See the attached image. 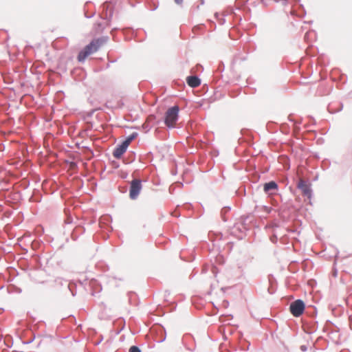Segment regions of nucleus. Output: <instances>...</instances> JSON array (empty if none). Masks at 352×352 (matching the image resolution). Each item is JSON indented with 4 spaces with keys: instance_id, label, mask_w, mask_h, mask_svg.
<instances>
[{
    "instance_id": "nucleus-1",
    "label": "nucleus",
    "mask_w": 352,
    "mask_h": 352,
    "mask_svg": "<svg viewBox=\"0 0 352 352\" xmlns=\"http://www.w3.org/2000/svg\"><path fill=\"white\" fill-rule=\"evenodd\" d=\"M117 0H107L102 5V11L100 14L102 19L107 21V26L111 25V22L114 13V8Z\"/></svg>"
},
{
    "instance_id": "nucleus-49",
    "label": "nucleus",
    "mask_w": 352,
    "mask_h": 352,
    "mask_svg": "<svg viewBox=\"0 0 352 352\" xmlns=\"http://www.w3.org/2000/svg\"><path fill=\"white\" fill-rule=\"evenodd\" d=\"M171 174L173 175H176L177 174V166L175 165L174 168H173L171 169V171H170Z\"/></svg>"
},
{
    "instance_id": "nucleus-5",
    "label": "nucleus",
    "mask_w": 352,
    "mask_h": 352,
    "mask_svg": "<svg viewBox=\"0 0 352 352\" xmlns=\"http://www.w3.org/2000/svg\"><path fill=\"white\" fill-rule=\"evenodd\" d=\"M94 43H89L86 45L78 54L77 60L79 63H83L86 58L96 50H94Z\"/></svg>"
},
{
    "instance_id": "nucleus-8",
    "label": "nucleus",
    "mask_w": 352,
    "mask_h": 352,
    "mask_svg": "<svg viewBox=\"0 0 352 352\" xmlns=\"http://www.w3.org/2000/svg\"><path fill=\"white\" fill-rule=\"evenodd\" d=\"M278 190V185L276 182L271 180L263 184V191L267 195L274 194Z\"/></svg>"
},
{
    "instance_id": "nucleus-37",
    "label": "nucleus",
    "mask_w": 352,
    "mask_h": 352,
    "mask_svg": "<svg viewBox=\"0 0 352 352\" xmlns=\"http://www.w3.org/2000/svg\"><path fill=\"white\" fill-rule=\"evenodd\" d=\"M230 13L233 14L235 18H237L239 21L242 20L241 16H238L237 14L234 11L233 8L232 7L229 8Z\"/></svg>"
},
{
    "instance_id": "nucleus-24",
    "label": "nucleus",
    "mask_w": 352,
    "mask_h": 352,
    "mask_svg": "<svg viewBox=\"0 0 352 352\" xmlns=\"http://www.w3.org/2000/svg\"><path fill=\"white\" fill-rule=\"evenodd\" d=\"M90 4V1H87L85 3V6H84V14H85V16L87 18V19H91L92 18L96 12L94 11V12H91V13H89L88 11H87V8H88V6Z\"/></svg>"
},
{
    "instance_id": "nucleus-3",
    "label": "nucleus",
    "mask_w": 352,
    "mask_h": 352,
    "mask_svg": "<svg viewBox=\"0 0 352 352\" xmlns=\"http://www.w3.org/2000/svg\"><path fill=\"white\" fill-rule=\"evenodd\" d=\"M305 308V302L301 299H297L290 303L289 310L293 316L298 318L303 314Z\"/></svg>"
},
{
    "instance_id": "nucleus-38",
    "label": "nucleus",
    "mask_w": 352,
    "mask_h": 352,
    "mask_svg": "<svg viewBox=\"0 0 352 352\" xmlns=\"http://www.w3.org/2000/svg\"><path fill=\"white\" fill-rule=\"evenodd\" d=\"M141 128L142 129V130L144 131V132H148L150 131V129H151V127L149 126L148 124L147 123H144L142 126H141Z\"/></svg>"
},
{
    "instance_id": "nucleus-4",
    "label": "nucleus",
    "mask_w": 352,
    "mask_h": 352,
    "mask_svg": "<svg viewBox=\"0 0 352 352\" xmlns=\"http://www.w3.org/2000/svg\"><path fill=\"white\" fill-rule=\"evenodd\" d=\"M142 181L140 179H133L130 183L129 186V197L132 200H135L142 189Z\"/></svg>"
},
{
    "instance_id": "nucleus-64",
    "label": "nucleus",
    "mask_w": 352,
    "mask_h": 352,
    "mask_svg": "<svg viewBox=\"0 0 352 352\" xmlns=\"http://www.w3.org/2000/svg\"><path fill=\"white\" fill-rule=\"evenodd\" d=\"M349 320H350V327H351V329H352V316H349Z\"/></svg>"
},
{
    "instance_id": "nucleus-61",
    "label": "nucleus",
    "mask_w": 352,
    "mask_h": 352,
    "mask_svg": "<svg viewBox=\"0 0 352 352\" xmlns=\"http://www.w3.org/2000/svg\"><path fill=\"white\" fill-rule=\"evenodd\" d=\"M226 22V20L224 18H222L221 19H219V23L223 25L224 23Z\"/></svg>"
},
{
    "instance_id": "nucleus-35",
    "label": "nucleus",
    "mask_w": 352,
    "mask_h": 352,
    "mask_svg": "<svg viewBox=\"0 0 352 352\" xmlns=\"http://www.w3.org/2000/svg\"><path fill=\"white\" fill-rule=\"evenodd\" d=\"M233 316L231 314H229L228 316H226V315H221L220 317H219V321L221 322H226L227 320H231L232 319Z\"/></svg>"
},
{
    "instance_id": "nucleus-2",
    "label": "nucleus",
    "mask_w": 352,
    "mask_h": 352,
    "mask_svg": "<svg viewBox=\"0 0 352 352\" xmlns=\"http://www.w3.org/2000/svg\"><path fill=\"white\" fill-rule=\"evenodd\" d=\"M179 107L178 105H173L167 109L164 115V122L168 128L174 127V124L179 119Z\"/></svg>"
},
{
    "instance_id": "nucleus-59",
    "label": "nucleus",
    "mask_w": 352,
    "mask_h": 352,
    "mask_svg": "<svg viewBox=\"0 0 352 352\" xmlns=\"http://www.w3.org/2000/svg\"><path fill=\"white\" fill-rule=\"evenodd\" d=\"M300 7L301 8V9H302V12H303V15H302V16H304L306 14L305 9V8H304V6H303V5H302V4L300 5Z\"/></svg>"
},
{
    "instance_id": "nucleus-32",
    "label": "nucleus",
    "mask_w": 352,
    "mask_h": 352,
    "mask_svg": "<svg viewBox=\"0 0 352 352\" xmlns=\"http://www.w3.org/2000/svg\"><path fill=\"white\" fill-rule=\"evenodd\" d=\"M84 148L85 150V154L87 155L88 157L91 158L94 156V151L91 148L85 146Z\"/></svg>"
},
{
    "instance_id": "nucleus-22",
    "label": "nucleus",
    "mask_w": 352,
    "mask_h": 352,
    "mask_svg": "<svg viewBox=\"0 0 352 352\" xmlns=\"http://www.w3.org/2000/svg\"><path fill=\"white\" fill-rule=\"evenodd\" d=\"M9 38L8 33L5 30H0V44H3Z\"/></svg>"
},
{
    "instance_id": "nucleus-52",
    "label": "nucleus",
    "mask_w": 352,
    "mask_h": 352,
    "mask_svg": "<svg viewBox=\"0 0 352 352\" xmlns=\"http://www.w3.org/2000/svg\"><path fill=\"white\" fill-rule=\"evenodd\" d=\"M294 129L296 133H299L300 131V127L299 126V125L294 124Z\"/></svg>"
},
{
    "instance_id": "nucleus-7",
    "label": "nucleus",
    "mask_w": 352,
    "mask_h": 352,
    "mask_svg": "<svg viewBox=\"0 0 352 352\" xmlns=\"http://www.w3.org/2000/svg\"><path fill=\"white\" fill-rule=\"evenodd\" d=\"M129 145L126 142L122 141L120 144H117L113 151V156L116 159H121L126 151Z\"/></svg>"
},
{
    "instance_id": "nucleus-57",
    "label": "nucleus",
    "mask_w": 352,
    "mask_h": 352,
    "mask_svg": "<svg viewBox=\"0 0 352 352\" xmlns=\"http://www.w3.org/2000/svg\"><path fill=\"white\" fill-rule=\"evenodd\" d=\"M175 3L179 6H182L184 0H174Z\"/></svg>"
},
{
    "instance_id": "nucleus-36",
    "label": "nucleus",
    "mask_w": 352,
    "mask_h": 352,
    "mask_svg": "<svg viewBox=\"0 0 352 352\" xmlns=\"http://www.w3.org/2000/svg\"><path fill=\"white\" fill-rule=\"evenodd\" d=\"M129 352H142L140 348L136 345H132L129 349Z\"/></svg>"
},
{
    "instance_id": "nucleus-27",
    "label": "nucleus",
    "mask_w": 352,
    "mask_h": 352,
    "mask_svg": "<svg viewBox=\"0 0 352 352\" xmlns=\"http://www.w3.org/2000/svg\"><path fill=\"white\" fill-rule=\"evenodd\" d=\"M0 76H2L4 82L7 85L12 84L14 82L13 78L8 74H6L4 73H0Z\"/></svg>"
},
{
    "instance_id": "nucleus-29",
    "label": "nucleus",
    "mask_w": 352,
    "mask_h": 352,
    "mask_svg": "<svg viewBox=\"0 0 352 352\" xmlns=\"http://www.w3.org/2000/svg\"><path fill=\"white\" fill-rule=\"evenodd\" d=\"M311 311H309V310H307L306 311V314L309 316V317H311V318H315L317 316V309H316V307L315 306H311Z\"/></svg>"
},
{
    "instance_id": "nucleus-18",
    "label": "nucleus",
    "mask_w": 352,
    "mask_h": 352,
    "mask_svg": "<svg viewBox=\"0 0 352 352\" xmlns=\"http://www.w3.org/2000/svg\"><path fill=\"white\" fill-rule=\"evenodd\" d=\"M9 197L15 203H19L22 200V195L20 191H13L10 193Z\"/></svg>"
},
{
    "instance_id": "nucleus-16",
    "label": "nucleus",
    "mask_w": 352,
    "mask_h": 352,
    "mask_svg": "<svg viewBox=\"0 0 352 352\" xmlns=\"http://www.w3.org/2000/svg\"><path fill=\"white\" fill-rule=\"evenodd\" d=\"M157 333H159L160 336V338L157 340V342H164L166 340V332L165 328L162 324H159Z\"/></svg>"
},
{
    "instance_id": "nucleus-62",
    "label": "nucleus",
    "mask_w": 352,
    "mask_h": 352,
    "mask_svg": "<svg viewBox=\"0 0 352 352\" xmlns=\"http://www.w3.org/2000/svg\"><path fill=\"white\" fill-rule=\"evenodd\" d=\"M113 166L115 168H118L119 167V164L116 162H113Z\"/></svg>"
},
{
    "instance_id": "nucleus-30",
    "label": "nucleus",
    "mask_w": 352,
    "mask_h": 352,
    "mask_svg": "<svg viewBox=\"0 0 352 352\" xmlns=\"http://www.w3.org/2000/svg\"><path fill=\"white\" fill-rule=\"evenodd\" d=\"M236 194L239 197H243L245 195V187L244 186H240L236 191Z\"/></svg>"
},
{
    "instance_id": "nucleus-23",
    "label": "nucleus",
    "mask_w": 352,
    "mask_h": 352,
    "mask_svg": "<svg viewBox=\"0 0 352 352\" xmlns=\"http://www.w3.org/2000/svg\"><path fill=\"white\" fill-rule=\"evenodd\" d=\"M76 284L73 281H70L67 283V288L70 291L72 296L76 295Z\"/></svg>"
},
{
    "instance_id": "nucleus-34",
    "label": "nucleus",
    "mask_w": 352,
    "mask_h": 352,
    "mask_svg": "<svg viewBox=\"0 0 352 352\" xmlns=\"http://www.w3.org/2000/svg\"><path fill=\"white\" fill-rule=\"evenodd\" d=\"M329 336L332 340L336 339V338L337 340H338V338H339L338 330H331V331L329 333Z\"/></svg>"
},
{
    "instance_id": "nucleus-21",
    "label": "nucleus",
    "mask_w": 352,
    "mask_h": 352,
    "mask_svg": "<svg viewBox=\"0 0 352 352\" xmlns=\"http://www.w3.org/2000/svg\"><path fill=\"white\" fill-rule=\"evenodd\" d=\"M231 210V207L230 206H224L221 210V219L224 221V222H226L228 221V219L226 218V214L229 213Z\"/></svg>"
},
{
    "instance_id": "nucleus-19",
    "label": "nucleus",
    "mask_w": 352,
    "mask_h": 352,
    "mask_svg": "<svg viewBox=\"0 0 352 352\" xmlns=\"http://www.w3.org/2000/svg\"><path fill=\"white\" fill-rule=\"evenodd\" d=\"M136 154L134 151H129L126 157L123 159V162L124 164H131L135 160Z\"/></svg>"
},
{
    "instance_id": "nucleus-51",
    "label": "nucleus",
    "mask_w": 352,
    "mask_h": 352,
    "mask_svg": "<svg viewBox=\"0 0 352 352\" xmlns=\"http://www.w3.org/2000/svg\"><path fill=\"white\" fill-rule=\"evenodd\" d=\"M146 158L147 160L151 161L152 159H153V153L151 152H148L147 154H146Z\"/></svg>"
},
{
    "instance_id": "nucleus-31",
    "label": "nucleus",
    "mask_w": 352,
    "mask_h": 352,
    "mask_svg": "<svg viewBox=\"0 0 352 352\" xmlns=\"http://www.w3.org/2000/svg\"><path fill=\"white\" fill-rule=\"evenodd\" d=\"M248 0H236V9L241 10V7L244 6Z\"/></svg>"
},
{
    "instance_id": "nucleus-45",
    "label": "nucleus",
    "mask_w": 352,
    "mask_h": 352,
    "mask_svg": "<svg viewBox=\"0 0 352 352\" xmlns=\"http://www.w3.org/2000/svg\"><path fill=\"white\" fill-rule=\"evenodd\" d=\"M212 305H213V309H212V314L211 315H216L217 313H218V311H219V309L217 307H216L214 305V304L212 302Z\"/></svg>"
},
{
    "instance_id": "nucleus-63",
    "label": "nucleus",
    "mask_w": 352,
    "mask_h": 352,
    "mask_svg": "<svg viewBox=\"0 0 352 352\" xmlns=\"http://www.w3.org/2000/svg\"><path fill=\"white\" fill-rule=\"evenodd\" d=\"M69 319L71 320V321L76 322V318L74 316H70Z\"/></svg>"
},
{
    "instance_id": "nucleus-14",
    "label": "nucleus",
    "mask_w": 352,
    "mask_h": 352,
    "mask_svg": "<svg viewBox=\"0 0 352 352\" xmlns=\"http://www.w3.org/2000/svg\"><path fill=\"white\" fill-rule=\"evenodd\" d=\"M108 38V36H101L98 38L92 40L90 43H94V50L98 51L100 45H102L104 43L107 42Z\"/></svg>"
},
{
    "instance_id": "nucleus-25",
    "label": "nucleus",
    "mask_w": 352,
    "mask_h": 352,
    "mask_svg": "<svg viewBox=\"0 0 352 352\" xmlns=\"http://www.w3.org/2000/svg\"><path fill=\"white\" fill-rule=\"evenodd\" d=\"M138 136V133L137 132H133L132 133H131L129 135H128L127 137H126V138L123 140L124 142H126L127 144L129 146V144L133 141L135 139H136Z\"/></svg>"
},
{
    "instance_id": "nucleus-41",
    "label": "nucleus",
    "mask_w": 352,
    "mask_h": 352,
    "mask_svg": "<svg viewBox=\"0 0 352 352\" xmlns=\"http://www.w3.org/2000/svg\"><path fill=\"white\" fill-rule=\"evenodd\" d=\"M212 273L214 275V276H217V274L219 273V269L217 266L212 265L211 269Z\"/></svg>"
},
{
    "instance_id": "nucleus-50",
    "label": "nucleus",
    "mask_w": 352,
    "mask_h": 352,
    "mask_svg": "<svg viewBox=\"0 0 352 352\" xmlns=\"http://www.w3.org/2000/svg\"><path fill=\"white\" fill-rule=\"evenodd\" d=\"M222 305L225 308H227L229 306V302L227 300H223L222 302Z\"/></svg>"
},
{
    "instance_id": "nucleus-39",
    "label": "nucleus",
    "mask_w": 352,
    "mask_h": 352,
    "mask_svg": "<svg viewBox=\"0 0 352 352\" xmlns=\"http://www.w3.org/2000/svg\"><path fill=\"white\" fill-rule=\"evenodd\" d=\"M224 68H225V66H224V64L222 61L219 62V64H218V67H217V70L221 73L224 71Z\"/></svg>"
},
{
    "instance_id": "nucleus-46",
    "label": "nucleus",
    "mask_w": 352,
    "mask_h": 352,
    "mask_svg": "<svg viewBox=\"0 0 352 352\" xmlns=\"http://www.w3.org/2000/svg\"><path fill=\"white\" fill-rule=\"evenodd\" d=\"M302 118H299L298 119H295L294 122V124L300 125L302 123Z\"/></svg>"
},
{
    "instance_id": "nucleus-26",
    "label": "nucleus",
    "mask_w": 352,
    "mask_h": 352,
    "mask_svg": "<svg viewBox=\"0 0 352 352\" xmlns=\"http://www.w3.org/2000/svg\"><path fill=\"white\" fill-rule=\"evenodd\" d=\"M267 130L270 133H275L277 131L276 124L273 122H269L266 124Z\"/></svg>"
},
{
    "instance_id": "nucleus-11",
    "label": "nucleus",
    "mask_w": 352,
    "mask_h": 352,
    "mask_svg": "<svg viewBox=\"0 0 352 352\" xmlns=\"http://www.w3.org/2000/svg\"><path fill=\"white\" fill-rule=\"evenodd\" d=\"M318 321L314 320L303 325V330L307 334H312L316 331L318 329Z\"/></svg>"
},
{
    "instance_id": "nucleus-55",
    "label": "nucleus",
    "mask_w": 352,
    "mask_h": 352,
    "mask_svg": "<svg viewBox=\"0 0 352 352\" xmlns=\"http://www.w3.org/2000/svg\"><path fill=\"white\" fill-rule=\"evenodd\" d=\"M171 214L174 217H179L180 216V214L178 211H173Z\"/></svg>"
},
{
    "instance_id": "nucleus-58",
    "label": "nucleus",
    "mask_w": 352,
    "mask_h": 352,
    "mask_svg": "<svg viewBox=\"0 0 352 352\" xmlns=\"http://www.w3.org/2000/svg\"><path fill=\"white\" fill-rule=\"evenodd\" d=\"M184 208L186 209H190L191 208V204L190 203H186L184 204Z\"/></svg>"
},
{
    "instance_id": "nucleus-42",
    "label": "nucleus",
    "mask_w": 352,
    "mask_h": 352,
    "mask_svg": "<svg viewBox=\"0 0 352 352\" xmlns=\"http://www.w3.org/2000/svg\"><path fill=\"white\" fill-rule=\"evenodd\" d=\"M35 339V335L34 333H32V337L30 338V339L25 342H23V344H29L30 343H32Z\"/></svg>"
},
{
    "instance_id": "nucleus-53",
    "label": "nucleus",
    "mask_w": 352,
    "mask_h": 352,
    "mask_svg": "<svg viewBox=\"0 0 352 352\" xmlns=\"http://www.w3.org/2000/svg\"><path fill=\"white\" fill-rule=\"evenodd\" d=\"M98 290H97V291H94V292H93V293H92V296H95V293H99V292H101V290H102V287H101V285H98Z\"/></svg>"
},
{
    "instance_id": "nucleus-54",
    "label": "nucleus",
    "mask_w": 352,
    "mask_h": 352,
    "mask_svg": "<svg viewBox=\"0 0 352 352\" xmlns=\"http://www.w3.org/2000/svg\"><path fill=\"white\" fill-rule=\"evenodd\" d=\"M287 119H288V120H289V122H293V123H294V120H295V119L293 118V115H292V114H289V115L288 116V117H287Z\"/></svg>"
},
{
    "instance_id": "nucleus-9",
    "label": "nucleus",
    "mask_w": 352,
    "mask_h": 352,
    "mask_svg": "<svg viewBox=\"0 0 352 352\" xmlns=\"http://www.w3.org/2000/svg\"><path fill=\"white\" fill-rule=\"evenodd\" d=\"M186 82L189 87L195 88L201 85V80L198 76L191 75L186 77Z\"/></svg>"
},
{
    "instance_id": "nucleus-48",
    "label": "nucleus",
    "mask_w": 352,
    "mask_h": 352,
    "mask_svg": "<svg viewBox=\"0 0 352 352\" xmlns=\"http://www.w3.org/2000/svg\"><path fill=\"white\" fill-rule=\"evenodd\" d=\"M96 25H97V30H98V31H102L103 30L104 28L102 26V23L99 22V23H97Z\"/></svg>"
},
{
    "instance_id": "nucleus-28",
    "label": "nucleus",
    "mask_w": 352,
    "mask_h": 352,
    "mask_svg": "<svg viewBox=\"0 0 352 352\" xmlns=\"http://www.w3.org/2000/svg\"><path fill=\"white\" fill-rule=\"evenodd\" d=\"M290 127L289 125L287 123H283L280 125V131L284 134H289V133Z\"/></svg>"
},
{
    "instance_id": "nucleus-43",
    "label": "nucleus",
    "mask_w": 352,
    "mask_h": 352,
    "mask_svg": "<svg viewBox=\"0 0 352 352\" xmlns=\"http://www.w3.org/2000/svg\"><path fill=\"white\" fill-rule=\"evenodd\" d=\"M270 241L273 243H276L277 241H278V236L276 235V234H272L271 236H270Z\"/></svg>"
},
{
    "instance_id": "nucleus-15",
    "label": "nucleus",
    "mask_w": 352,
    "mask_h": 352,
    "mask_svg": "<svg viewBox=\"0 0 352 352\" xmlns=\"http://www.w3.org/2000/svg\"><path fill=\"white\" fill-rule=\"evenodd\" d=\"M42 199V194L38 189H34L29 201L30 202H41Z\"/></svg>"
},
{
    "instance_id": "nucleus-6",
    "label": "nucleus",
    "mask_w": 352,
    "mask_h": 352,
    "mask_svg": "<svg viewBox=\"0 0 352 352\" xmlns=\"http://www.w3.org/2000/svg\"><path fill=\"white\" fill-rule=\"evenodd\" d=\"M297 188L301 190L302 195L309 199H311L313 195V190L311 185L309 182L301 180L298 182Z\"/></svg>"
},
{
    "instance_id": "nucleus-40",
    "label": "nucleus",
    "mask_w": 352,
    "mask_h": 352,
    "mask_svg": "<svg viewBox=\"0 0 352 352\" xmlns=\"http://www.w3.org/2000/svg\"><path fill=\"white\" fill-rule=\"evenodd\" d=\"M30 186V182L28 180H23L21 182V186L24 188V189H27Z\"/></svg>"
},
{
    "instance_id": "nucleus-13",
    "label": "nucleus",
    "mask_w": 352,
    "mask_h": 352,
    "mask_svg": "<svg viewBox=\"0 0 352 352\" xmlns=\"http://www.w3.org/2000/svg\"><path fill=\"white\" fill-rule=\"evenodd\" d=\"M85 228L82 226H77L71 233V237L72 240L76 241L80 235L84 234Z\"/></svg>"
},
{
    "instance_id": "nucleus-10",
    "label": "nucleus",
    "mask_w": 352,
    "mask_h": 352,
    "mask_svg": "<svg viewBox=\"0 0 352 352\" xmlns=\"http://www.w3.org/2000/svg\"><path fill=\"white\" fill-rule=\"evenodd\" d=\"M267 279L269 282L267 292L270 294H274L276 291L277 280L273 274H269Z\"/></svg>"
},
{
    "instance_id": "nucleus-47",
    "label": "nucleus",
    "mask_w": 352,
    "mask_h": 352,
    "mask_svg": "<svg viewBox=\"0 0 352 352\" xmlns=\"http://www.w3.org/2000/svg\"><path fill=\"white\" fill-rule=\"evenodd\" d=\"M121 322L122 323V327L120 329L117 330L116 334H119L121 332V331L124 329V324H125L124 320L121 319Z\"/></svg>"
},
{
    "instance_id": "nucleus-33",
    "label": "nucleus",
    "mask_w": 352,
    "mask_h": 352,
    "mask_svg": "<svg viewBox=\"0 0 352 352\" xmlns=\"http://www.w3.org/2000/svg\"><path fill=\"white\" fill-rule=\"evenodd\" d=\"M322 167L323 168V169H327L330 167L331 166V162L329 159H324L322 161V164H321Z\"/></svg>"
},
{
    "instance_id": "nucleus-12",
    "label": "nucleus",
    "mask_w": 352,
    "mask_h": 352,
    "mask_svg": "<svg viewBox=\"0 0 352 352\" xmlns=\"http://www.w3.org/2000/svg\"><path fill=\"white\" fill-rule=\"evenodd\" d=\"M241 134L242 137L239 138L238 140V142L239 144H243L245 143H250L251 142V135L250 134V131L246 129H243L241 131Z\"/></svg>"
},
{
    "instance_id": "nucleus-20",
    "label": "nucleus",
    "mask_w": 352,
    "mask_h": 352,
    "mask_svg": "<svg viewBox=\"0 0 352 352\" xmlns=\"http://www.w3.org/2000/svg\"><path fill=\"white\" fill-rule=\"evenodd\" d=\"M129 302L131 305H138L137 294L134 292H129L128 294Z\"/></svg>"
},
{
    "instance_id": "nucleus-56",
    "label": "nucleus",
    "mask_w": 352,
    "mask_h": 352,
    "mask_svg": "<svg viewBox=\"0 0 352 352\" xmlns=\"http://www.w3.org/2000/svg\"><path fill=\"white\" fill-rule=\"evenodd\" d=\"M300 349L302 351H306L307 350V346L306 345H301L300 346Z\"/></svg>"
},
{
    "instance_id": "nucleus-44",
    "label": "nucleus",
    "mask_w": 352,
    "mask_h": 352,
    "mask_svg": "<svg viewBox=\"0 0 352 352\" xmlns=\"http://www.w3.org/2000/svg\"><path fill=\"white\" fill-rule=\"evenodd\" d=\"M248 215H242L241 217H240V219H241V223L245 225V222L246 221L248 220Z\"/></svg>"
},
{
    "instance_id": "nucleus-60",
    "label": "nucleus",
    "mask_w": 352,
    "mask_h": 352,
    "mask_svg": "<svg viewBox=\"0 0 352 352\" xmlns=\"http://www.w3.org/2000/svg\"><path fill=\"white\" fill-rule=\"evenodd\" d=\"M72 218H67V219L65 220V223H67V224H70V223H72Z\"/></svg>"
},
{
    "instance_id": "nucleus-17",
    "label": "nucleus",
    "mask_w": 352,
    "mask_h": 352,
    "mask_svg": "<svg viewBox=\"0 0 352 352\" xmlns=\"http://www.w3.org/2000/svg\"><path fill=\"white\" fill-rule=\"evenodd\" d=\"M337 105H338V107L336 109H335L333 107V104H332V103L329 104L327 107L328 111L330 113H335L341 111L343 109V104L342 102H338L337 104Z\"/></svg>"
}]
</instances>
